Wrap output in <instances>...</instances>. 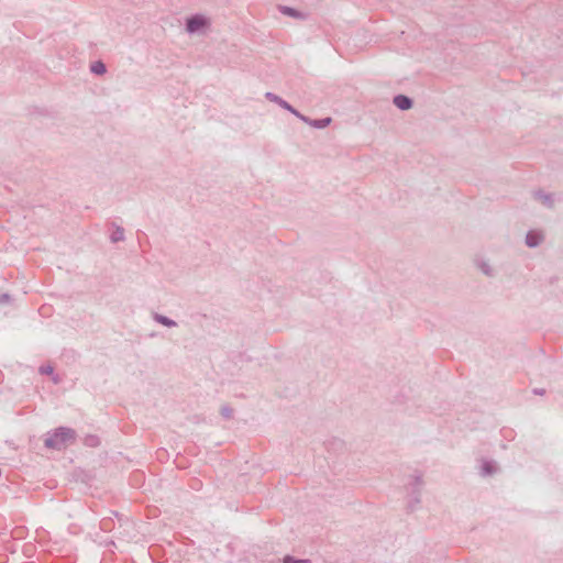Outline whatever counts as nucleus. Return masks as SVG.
<instances>
[{"label":"nucleus","instance_id":"6e6552de","mask_svg":"<svg viewBox=\"0 0 563 563\" xmlns=\"http://www.w3.org/2000/svg\"><path fill=\"white\" fill-rule=\"evenodd\" d=\"M394 104L400 110H408L412 107V101L407 96L397 95L394 97Z\"/></svg>","mask_w":563,"mask_h":563},{"label":"nucleus","instance_id":"f3484780","mask_svg":"<svg viewBox=\"0 0 563 563\" xmlns=\"http://www.w3.org/2000/svg\"><path fill=\"white\" fill-rule=\"evenodd\" d=\"M10 300V296L8 294H3L0 296V303H5Z\"/></svg>","mask_w":563,"mask_h":563},{"label":"nucleus","instance_id":"dca6fc26","mask_svg":"<svg viewBox=\"0 0 563 563\" xmlns=\"http://www.w3.org/2000/svg\"><path fill=\"white\" fill-rule=\"evenodd\" d=\"M40 372H41L42 374H52V373H53V368H52L51 366H42V367L40 368Z\"/></svg>","mask_w":563,"mask_h":563},{"label":"nucleus","instance_id":"0eeeda50","mask_svg":"<svg viewBox=\"0 0 563 563\" xmlns=\"http://www.w3.org/2000/svg\"><path fill=\"white\" fill-rule=\"evenodd\" d=\"M533 198L548 208H551L554 203V198L551 194H547L540 190L533 192Z\"/></svg>","mask_w":563,"mask_h":563},{"label":"nucleus","instance_id":"20e7f679","mask_svg":"<svg viewBox=\"0 0 563 563\" xmlns=\"http://www.w3.org/2000/svg\"><path fill=\"white\" fill-rule=\"evenodd\" d=\"M265 98L298 118L300 112H298L291 104H289L282 97L268 91L265 93Z\"/></svg>","mask_w":563,"mask_h":563},{"label":"nucleus","instance_id":"423d86ee","mask_svg":"<svg viewBox=\"0 0 563 563\" xmlns=\"http://www.w3.org/2000/svg\"><path fill=\"white\" fill-rule=\"evenodd\" d=\"M479 471L483 476H489L497 473L498 466L495 461L483 460L481 462Z\"/></svg>","mask_w":563,"mask_h":563},{"label":"nucleus","instance_id":"6ab92c4d","mask_svg":"<svg viewBox=\"0 0 563 563\" xmlns=\"http://www.w3.org/2000/svg\"><path fill=\"white\" fill-rule=\"evenodd\" d=\"M534 391H536L537 394H540V395H542V394H543V390H537V389H536Z\"/></svg>","mask_w":563,"mask_h":563},{"label":"nucleus","instance_id":"7ed1b4c3","mask_svg":"<svg viewBox=\"0 0 563 563\" xmlns=\"http://www.w3.org/2000/svg\"><path fill=\"white\" fill-rule=\"evenodd\" d=\"M543 241H544V233H543V231L538 230V229L528 231V233L526 234V239H525L526 245L530 249L538 247L539 245H541L543 243Z\"/></svg>","mask_w":563,"mask_h":563},{"label":"nucleus","instance_id":"f03ea898","mask_svg":"<svg viewBox=\"0 0 563 563\" xmlns=\"http://www.w3.org/2000/svg\"><path fill=\"white\" fill-rule=\"evenodd\" d=\"M211 26V20L205 14H194L186 20V32L190 35H200L208 32Z\"/></svg>","mask_w":563,"mask_h":563},{"label":"nucleus","instance_id":"4468645a","mask_svg":"<svg viewBox=\"0 0 563 563\" xmlns=\"http://www.w3.org/2000/svg\"><path fill=\"white\" fill-rule=\"evenodd\" d=\"M124 239V232L122 229H118L113 234L111 235L112 242H118Z\"/></svg>","mask_w":563,"mask_h":563},{"label":"nucleus","instance_id":"9b49d317","mask_svg":"<svg viewBox=\"0 0 563 563\" xmlns=\"http://www.w3.org/2000/svg\"><path fill=\"white\" fill-rule=\"evenodd\" d=\"M90 70L95 75H103L107 71V68L102 62L98 60L92 63Z\"/></svg>","mask_w":563,"mask_h":563},{"label":"nucleus","instance_id":"ddd939ff","mask_svg":"<svg viewBox=\"0 0 563 563\" xmlns=\"http://www.w3.org/2000/svg\"><path fill=\"white\" fill-rule=\"evenodd\" d=\"M84 442L88 446H97L99 445V438L97 435H87Z\"/></svg>","mask_w":563,"mask_h":563},{"label":"nucleus","instance_id":"f257e3e1","mask_svg":"<svg viewBox=\"0 0 563 563\" xmlns=\"http://www.w3.org/2000/svg\"><path fill=\"white\" fill-rule=\"evenodd\" d=\"M76 432L67 427H59L54 431L47 432L45 446L53 450H62L74 442Z\"/></svg>","mask_w":563,"mask_h":563},{"label":"nucleus","instance_id":"39448f33","mask_svg":"<svg viewBox=\"0 0 563 563\" xmlns=\"http://www.w3.org/2000/svg\"><path fill=\"white\" fill-rule=\"evenodd\" d=\"M298 119L316 129H324L331 123V118L312 120L301 113H299Z\"/></svg>","mask_w":563,"mask_h":563},{"label":"nucleus","instance_id":"2eb2a0df","mask_svg":"<svg viewBox=\"0 0 563 563\" xmlns=\"http://www.w3.org/2000/svg\"><path fill=\"white\" fill-rule=\"evenodd\" d=\"M284 563H310L309 560L295 559L292 556H285Z\"/></svg>","mask_w":563,"mask_h":563},{"label":"nucleus","instance_id":"f8f14e48","mask_svg":"<svg viewBox=\"0 0 563 563\" xmlns=\"http://www.w3.org/2000/svg\"><path fill=\"white\" fill-rule=\"evenodd\" d=\"M280 12L285 15L292 16V18H299L301 14L296 11L295 9L290 7H282Z\"/></svg>","mask_w":563,"mask_h":563},{"label":"nucleus","instance_id":"a211bd4d","mask_svg":"<svg viewBox=\"0 0 563 563\" xmlns=\"http://www.w3.org/2000/svg\"><path fill=\"white\" fill-rule=\"evenodd\" d=\"M222 413H223V416H225V417H230V415H231V410H230V409H228V408H223V409H222Z\"/></svg>","mask_w":563,"mask_h":563},{"label":"nucleus","instance_id":"1a4fd4ad","mask_svg":"<svg viewBox=\"0 0 563 563\" xmlns=\"http://www.w3.org/2000/svg\"><path fill=\"white\" fill-rule=\"evenodd\" d=\"M153 319L157 322V323H161L165 327H168V328H173V327H176L177 323L169 319L168 317L166 316H163V314H158V313H155Z\"/></svg>","mask_w":563,"mask_h":563},{"label":"nucleus","instance_id":"9d476101","mask_svg":"<svg viewBox=\"0 0 563 563\" xmlns=\"http://www.w3.org/2000/svg\"><path fill=\"white\" fill-rule=\"evenodd\" d=\"M477 267L479 268V271L485 274L486 276H493L494 275V268L493 266L486 262V261H481L477 263Z\"/></svg>","mask_w":563,"mask_h":563}]
</instances>
